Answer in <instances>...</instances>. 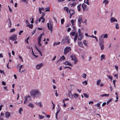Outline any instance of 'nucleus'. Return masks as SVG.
Here are the masks:
<instances>
[{"label":"nucleus","mask_w":120,"mask_h":120,"mask_svg":"<svg viewBox=\"0 0 120 120\" xmlns=\"http://www.w3.org/2000/svg\"><path fill=\"white\" fill-rule=\"evenodd\" d=\"M30 94L33 98H37L41 95V94L39 90L34 89L31 90L30 92Z\"/></svg>","instance_id":"1"},{"label":"nucleus","mask_w":120,"mask_h":120,"mask_svg":"<svg viewBox=\"0 0 120 120\" xmlns=\"http://www.w3.org/2000/svg\"><path fill=\"white\" fill-rule=\"evenodd\" d=\"M71 50V48L70 47L68 46L66 47L64 49V55H66Z\"/></svg>","instance_id":"2"},{"label":"nucleus","mask_w":120,"mask_h":120,"mask_svg":"<svg viewBox=\"0 0 120 120\" xmlns=\"http://www.w3.org/2000/svg\"><path fill=\"white\" fill-rule=\"evenodd\" d=\"M68 36H66L62 40V42L63 43H67L68 44L70 43L69 40Z\"/></svg>","instance_id":"3"},{"label":"nucleus","mask_w":120,"mask_h":120,"mask_svg":"<svg viewBox=\"0 0 120 120\" xmlns=\"http://www.w3.org/2000/svg\"><path fill=\"white\" fill-rule=\"evenodd\" d=\"M24 98L25 99L24 102V104H25L26 102L31 101V97L29 95H28L27 96H25Z\"/></svg>","instance_id":"4"},{"label":"nucleus","mask_w":120,"mask_h":120,"mask_svg":"<svg viewBox=\"0 0 120 120\" xmlns=\"http://www.w3.org/2000/svg\"><path fill=\"white\" fill-rule=\"evenodd\" d=\"M17 38V35L15 34H13L9 38L10 40L14 41L16 40Z\"/></svg>","instance_id":"5"},{"label":"nucleus","mask_w":120,"mask_h":120,"mask_svg":"<svg viewBox=\"0 0 120 120\" xmlns=\"http://www.w3.org/2000/svg\"><path fill=\"white\" fill-rule=\"evenodd\" d=\"M47 27L48 29L49 30L50 29L51 32V33L52 31V25L51 23V22H50V27L49 26L50 24L49 23H48L47 24Z\"/></svg>","instance_id":"6"},{"label":"nucleus","mask_w":120,"mask_h":120,"mask_svg":"<svg viewBox=\"0 0 120 120\" xmlns=\"http://www.w3.org/2000/svg\"><path fill=\"white\" fill-rule=\"evenodd\" d=\"M69 12L70 14V18H71L72 15H74L75 13V12L74 10H70Z\"/></svg>","instance_id":"7"},{"label":"nucleus","mask_w":120,"mask_h":120,"mask_svg":"<svg viewBox=\"0 0 120 120\" xmlns=\"http://www.w3.org/2000/svg\"><path fill=\"white\" fill-rule=\"evenodd\" d=\"M78 25L79 27H80L81 22H82V17H79L78 20Z\"/></svg>","instance_id":"8"},{"label":"nucleus","mask_w":120,"mask_h":120,"mask_svg":"<svg viewBox=\"0 0 120 120\" xmlns=\"http://www.w3.org/2000/svg\"><path fill=\"white\" fill-rule=\"evenodd\" d=\"M70 57L71 58V60L75 61V64L76 62H77V60L75 56L73 55H72Z\"/></svg>","instance_id":"9"},{"label":"nucleus","mask_w":120,"mask_h":120,"mask_svg":"<svg viewBox=\"0 0 120 120\" xmlns=\"http://www.w3.org/2000/svg\"><path fill=\"white\" fill-rule=\"evenodd\" d=\"M82 7L83 8V11L84 12L85 11L87 10V9L86 8V5L84 3L82 4Z\"/></svg>","instance_id":"10"},{"label":"nucleus","mask_w":120,"mask_h":120,"mask_svg":"<svg viewBox=\"0 0 120 120\" xmlns=\"http://www.w3.org/2000/svg\"><path fill=\"white\" fill-rule=\"evenodd\" d=\"M114 22H117V20L114 18L113 17H112L111 18L110 22L112 23Z\"/></svg>","instance_id":"11"},{"label":"nucleus","mask_w":120,"mask_h":120,"mask_svg":"<svg viewBox=\"0 0 120 120\" xmlns=\"http://www.w3.org/2000/svg\"><path fill=\"white\" fill-rule=\"evenodd\" d=\"M99 44H104V42L103 39L102 38H100L99 40Z\"/></svg>","instance_id":"12"},{"label":"nucleus","mask_w":120,"mask_h":120,"mask_svg":"<svg viewBox=\"0 0 120 120\" xmlns=\"http://www.w3.org/2000/svg\"><path fill=\"white\" fill-rule=\"evenodd\" d=\"M43 64L41 63L40 64L37 65L36 67V68L38 70L40 69V67H42L43 66Z\"/></svg>","instance_id":"13"},{"label":"nucleus","mask_w":120,"mask_h":120,"mask_svg":"<svg viewBox=\"0 0 120 120\" xmlns=\"http://www.w3.org/2000/svg\"><path fill=\"white\" fill-rule=\"evenodd\" d=\"M76 4L77 3L76 2H74L72 4H71L70 2L69 3V5H71V7H74L75 6Z\"/></svg>","instance_id":"14"},{"label":"nucleus","mask_w":120,"mask_h":120,"mask_svg":"<svg viewBox=\"0 0 120 120\" xmlns=\"http://www.w3.org/2000/svg\"><path fill=\"white\" fill-rule=\"evenodd\" d=\"M103 37L104 38H108V35L107 34H102L101 36V38Z\"/></svg>","instance_id":"15"},{"label":"nucleus","mask_w":120,"mask_h":120,"mask_svg":"<svg viewBox=\"0 0 120 120\" xmlns=\"http://www.w3.org/2000/svg\"><path fill=\"white\" fill-rule=\"evenodd\" d=\"M68 94L69 98H73V95L72 94L71 91H69L68 92Z\"/></svg>","instance_id":"16"},{"label":"nucleus","mask_w":120,"mask_h":120,"mask_svg":"<svg viewBox=\"0 0 120 120\" xmlns=\"http://www.w3.org/2000/svg\"><path fill=\"white\" fill-rule=\"evenodd\" d=\"M78 33L79 35V36H81V37H82V34H83V33L82 32H81V30H80V29H79L78 30Z\"/></svg>","instance_id":"17"},{"label":"nucleus","mask_w":120,"mask_h":120,"mask_svg":"<svg viewBox=\"0 0 120 120\" xmlns=\"http://www.w3.org/2000/svg\"><path fill=\"white\" fill-rule=\"evenodd\" d=\"M10 114L9 112H6L5 113V115L7 118H8V117L9 116H10Z\"/></svg>","instance_id":"18"},{"label":"nucleus","mask_w":120,"mask_h":120,"mask_svg":"<svg viewBox=\"0 0 120 120\" xmlns=\"http://www.w3.org/2000/svg\"><path fill=\"white\" fill-rule=\"evenodd\" d=\"M64 64L66 65H68L70 66H72V65L68 61H66L64 62Z\"/></svg>","instance_id":"19"},{"label":"nucleus","mask_w":120,"mask_h":120,"mask_svg":"<svg viewBox=\"0 0 120 120\" xmlns=\"http://www.w3.org/2000/svg\"><path fill=\"white\" fill-rule=\"evenodd\" d=\"M28 106L31 108H33L34 107V105L33 104L31 103H29Z\"/></svg>","instance_id":"20"},{"label":"nucleus","mask_w":120,"mask_h":120,"mask_svg":"<svg viewBox=\"0 0 120 120\" xmlns=\"http://www.w3.org/2000/svg\"><path fill=\"white\" fill-rule=\"evenodd\" d=\"M65 59V56H62L61 57L60 59V60H58L57 61V62H58L59 60H64Z\"/></svg>","instance_id":"21"},{"label":"nucleus","mask_w":120,"mask_h":120,"mask_svg":"<svg viewBox=\"0 0 120 120\" xmlns=\"http://www.w3.org/2000/svg\"><path fill=\"white\" fill-rule=\"evenodd\" d=\"M60 109H59V110H58L57 111L56 113V118L57 119H58L57 116H58V114L59 113V112H60Z\"/></svg>","instance_id":"22"},{"label":"nucleus","mask_w":120,"mask_h":120,"mask_svg":"<svg viewBox=\"0 0 120 120\" xmlns=\"http://www.w3.org/2000/svg\"><path fill=\"white\" fill-rule=\"evenodd\" d=\"M109 94H105L100 95V97H103L104 96L108 97L109 96Z\"/></svg>","instance_id":"23"},{"label":"nucleus","mask_w":120,"mask_h":120,"mask_svg":"<svg viewBox=\"0 0 120 120\" xmlns=\"http://www.w3.org/2000/svg\"><path fill=\"white\" fill-rule=\"evenodd\" d=\"M26 26H28L30 28L32 29L33 27V25L32 24L31 25H30V24H28L26 25Z\"/></svg>","instance_id":"24"},{"label":"nucleus","mask_w":120,"mask_h":120,"mask_svg":"<svg viewBox=\"0 0 120 120\" xmlns=\"http://www.w3.org/2000/svg\"><path fill=\"white\" fill-rule=\"evenodd\" d=\"M82 37H81V36H79H79H78V40L80 41H81V40L82 39H83V34H82Z\"/></svg>","instance_id":"25"},{"label":"nucleus","mask_w":120,"mask_h":120,"mask_svg":"<svg viewBox=\"0 0 120 120\" xmlns=\"http://www.w3.org/2000/svg\"><path fill=\"white\" fill-rule=\"evenodd\" d=\"M9 20V23H10V24H8V25H9V27H11V20H10V19L9 18L8 20H7V22Z\"/></svg>","instance_id":"26"},{"label":"nucleus","mask_w":120,"mask_h":120,"mask_svg":"<svg viewBox=\"0 0 120 120\" xmlns=\"http://www.w3.org/2000/svg\"><path fill=\"white\" fill-rule=\"evenodd\" d=\"M101 47V49L102 50L104 49V44L99 45Z\"/></svg>","instance_id":"27"},{"label":"nucleus","mask_w":120,"mask_h":120,"mask_svg":"<svg viewBox=\"0 0 120 120\" xmlns=\"http://www.w3.org/2000/svg\"><path fill=\"white\" fill-rule=\"evenodd\" d=\"M81 4H80L77 6V8L79 11H80V8L81 6Z\"/></svg>","instance_id":"28"},{"label":"nucleus","mask_w":120,"mask_h":120,"mask_svg":"<svg viewBox=\"0 0 120 120\" xmlns=\"http://www.w3.org/2000/svg\"><path fill=\"white\" fill-rule=\"evenodd\" d=\"M109 1L108 0H104L103 1V3H105V4L106 5L108 4Z\"/></svg>","instance_id":"29"},{"label":"nucleus","mask_w":120,"mask_h":120,"mask_svg":"<svg viewBox=\"0 0 120 120\" xmlns=\"http://www.w3.org/2000/svg\"><path fill=\"white\" fill-rule=\"evenodd\" d=\"M36 103L38 104L37 105H39L40 106V107H41L42 105L41 104V102H38L37 101H36Z\"/></svg>","instance_id":"30"},{"label":"nucleus","mask_w":120,"mask_h":120,"mask_svg":"<svg viewBox=\"0 0 120 120\" xmlns=\"http://www.w3.org/2000/svg\"><path fill=\"white\" fill-rule=\"evenodd\" d=\"M83 43L86 46H87V41L86 40H84L83 41Z\"/></svg>","instance_id":"31"},{"label":"nucleus","mask_w":120,"mask_h":120,"mask_svg":"<svg viewBox=\"0 0 120 120\" xmlns=\"http://www.w3.org/2000/svg\"><path fill=\"white\" fill-rule=\"evenodd\" d=\"M101 80L99 79L97 81V84L98 85H99L100 84V83L101 82Z\"/></svg>","instance_id":"32"},{"label":"nucleus","mask_w":120,"mask_h":120,"mask_svg":"<svg viewBox=\"0 0 120 120\" xmlns=\"http://www.w3.org/2000/svg\"><path fill=\"white\" fill-rule=\"evenodd\" d=\"M112 100V98H111L109 99V100L107 102V105H108L109 102H111Z\"/></svg>","instance_id":"33"},{"label":"nucleus","mask_w":120,"mask_h":120,"mask_svg":"<svg viewBox=\"0 0 120 120\" xmlns=\"http://www.w3.org/2000/svg\"><path fill=\"white\" fill-rule=\"evenodd\" d=\"M78 44L80 47H82L83 45V44L81 42H79L78 43Z\"/></svg>","instance_id":"34"},{"label":"nucleus","mask_w":120,"mask_h":120,"mask_svg":"<svg viewBox=\"0 0 120 120\" xmlns=\"http://www.w3.org/2000/svg\"><path fill=\"white\" fill-rule=\"evenodd\" d=\"M115 28L117 29H118L119 28L118 24L117 23H116L115 25Z\"/></svg>","instance_id":"35"},{"label":"nucleus","mask_w":120,"mask_h":120,"mask_svg":"<svg viewBox=\"0 0 120 120\" xmlns=\"http://www.w3.org/2000/svg\"><path fill=\"white\" fill-rule=\"evenodd\" d=\"M78 36H77L76 35H75L74 38V42H75L77 39V38Z\"/></svg>","instance_id":"36"},{"label":"nucleus","mask_w":120,"mask_h":120,"mask_svg":"<svg viewBox=\"0 0 120 120\" xmlns=\"http://www.w3.org/2000/svg\"><path fill=\"white\" fill-rule=\"evenodd\" d=\"M86 75L84 73L82 75V77L85 79L86 78Z\"/></svg>","instance_id":"37"},{"label":"nucleus","mask_w":120,"mask_h":120,"mask_svg":"<svg viewBox=\"0 0 120 120\" xmlns=\"http://www.w3.org/2000/svg\"><path fill=\"white\" fill-rule=\"evenodd\" d=\"M23 111V109L22 108H21L19 109V114H21V112Z\"/></svg>","instance_id":"38"},{"label":"nucleus","mask_w":120,"mask_h":120,"mask_svg":"<svg viewBox=\"0 0 120 120\" xmlns=\"http://www.w3.org/2000/svg\"><path fill=\"white\" fill-rule=\"evenodd\" d=\"M74 32H71L70 33V34L72 36H74L75 35V31L74 30Z\"/></svg>","instance_id":"39"},{"label":"nucleus","mask_w":120,"mask_h":120,"mask_svg":"<svg viewBox=\"0 0 120 120\" xmlns=\"http://www.w3.org/2000/svg\"><path fill=\"white\" fill-rule=\"evenodd\" d=\"M79 96V95L76 94H74V97L75 98L78 97Z\"/></svg>","instance_id":"40"},{"label":"nucleus","mask_w":120,"mask_h":120,"mask_svg":"<svg viewBox=\"0 0 120 120\" xmlns=\"http://www.w3.org/2000/svg\"><path fill=\"white\" fill-rule=\"evenodd\" d=\"M83 95L84 97L86 98H88L89 96L88 95L85 93H83Z\"/></svg>","instance_id":"41"},{"label":"nucleus","mask_w":120,"mask_h":120,"mask_svg":"<svg viewBox=\"0 0 120 120\" xmlns=\"http://www.w3.org/2000/svg\"><path fill=\"white\" fill-rule=\"evenodd\" d=\"M84 2L85 3L87 4L88 5H90V4L89 3L88 0H85Z\"/></svg>","instance_id":"42"},{"label":"nucleus","mask_w":120,"mask_h":120,"mask_svg":"<svg viewBox=\"0 0 120 120\" xmlns=\"http://www.w3.org/2000/svg\"><path fill=\"white\" fill-rule=\"evenodd\" d=\"M108 78L110 79L111 80H112V78L110 75H107Z\"/></svg>","instance_id":"43"},{"label":"nucleus","mask_w":120,"mask_h":120,"mask_svg":"<svg viewBox=\"0 0 120 120\" xmlns=\"http://www.w3.org/2000/svg\"><path fill=\"white\" fill-rule=\"evenodd\" d=\"M39 118L40 119H41L44 118V116H43L42 115H39Z\"/></svg>","instance_id":"44"},{"label":"nucleus","mask_w":120,"mask_h":120,"mask_svg":"<svg viewBox=\"0 0 120 120\" xmlns=\"http://www.w3.org/2000/svg\"><path fill=\"white\" fill-rule=\"evenodd\" d=\"M60 43V42H58L57 43H54V44L53 45H58Z\"/></svg>","instance_id":"45"},{"label":"nucleus","mask_w":120,"mask_h":120,"mask_svg":"<svg viewBox=\"0 0 120 120\" xmlns=\"http://www.w3.org/2000/svg\"><path fill=\"white\" fill-rule=\"evenodd\" d=\"M64 10L68 12V8L67 7H65L64 8Z\"/></svg>","instance_id":"46"},{"label":"nucleus","mask_w":120,"mask_h":120,"mask_svg":"<svg viewBox=\"0 0 120 120\" xmlns=\"http://www.w3.org/2000/svg\"><path fill=\"white\" fill-rule=\"evenodd\" d=\"M64 19H61V23L62 24H63L64 22Z\"/></svg>","instance_id":"47"},{"label":"nucleus","mask_w":120,"mask_h":120,"mask_svg":"<svg viewBox=\"0 0 120 120\" xmlns=\"http://www.w3.org/2000/svg\"><path fill=\"white\" fill-rule=\"evenodd\" d=\"M71 22L72 23V25H74V23H75V20H71Z\"/></svg>","instance_id":"48"},{"label":"nucleus","mask_w":120,"mask_h":120,"mask_svg":"<svg viewBox=\"0 0 120 120\" xmlns=\"http://www.w3.org/2000/svg\"><path fill=\"white\" fill-rule=\"evenodd\" d=\"M15 31V28L12 29L10 31V33H11L14 32Z\"/></svg>","instance_id":"49"},{"label":"nucleus","mask_w":120,"mask_h":120,"mask_svg":"<svg viewBox=\"0 0 120 120\" xmlns=\"http://www.w3.org/2000/svg\"><path fill=\"white\" fill-rule=\"evenodd\" d=\"M57 109L58 110H59V109L60 110L61 108L60 107V106L59 105H57Z\"/></svg>","instance_id":"50"},{"label":"nucleus","mask_w":120,"mask_h":120,"mask_svg":"<svg viewBox=\"0 0 120 120\" xmlns=\"http://www.w3.org/2000/svg\"><path fill=\"white\" fill-rule=\"evenodd\" d=\"M46 8L47 9L45 11V12L50 11V8L49 7L47 8Z\"/></svg>","instance_id":"51"},{"label":"nucleus","mask_w":120,"mask_h":120,"mask_svg":"<svg viewBox=\"0 0 120 120\" xmlns=\"http://www.w3.org/2000/svg\"><path fill=\"white\" fill-rule=\"evenodd\" d=\"M2 84L3 85H5L6 84V83L5 82H4V81H2Z\"/></svg>","instance_id":"52"},{"label":"nucleus","mask_w":120,"mask_h":120,"mask_svg":"<svg viewBox=\"0 0 120 120\" xmlns=\"http://www.w3.org/2000/svg\"><path fill=\"white\" fill-rule=\"evenodd\" d=\"M64 101H65V100H63V102L64 103V104L63 105V107H65L66 106V105Z\"/></svg>","instance_id":"53"},{"label":"nucleus","mask_w":120,"mask_h":120,"mask_svg":"<svg viewBox=\"0 0 120 120\" xmlns=\"http://www.w3.org/2000/svg\"><path fill=\"white\" fill-rule=\"evenodd\" d=\"M105 55L102 54L101 55V57L103 59H104L105 58Z\"/></svg>","instance_id":"54"},{"label":"nucleus","mask_w":120,"mask_h":120,"mask_svg":"<svg viewBox=\"0 0 120 120\" xmlns=\"http://www.w3.org/2000/svg\"><path fill=\"white\" fill-rule=\"evenodd\" d=\"M18 56H19V59H21V60H22V62H23V59H22V57H21V56H19V55H18Z\"/></svg>","instance_id":"55"},{"label":"nucleus","mask_w":120,"mask_h":120,"mask_svg":"<svg viewBox=\"0 0 120 120\" xmlns=\"http://www.w3.org/2000/svg\"><path fill=\"white\" fill-rule=\"evenodd\" d=\"M22 1H23L24 2H25L26 3H27L28 2V1L27 0H22Z\"/></svg>","instance_id":"56"},{"label":"nucleus","mask_w":120,"mask_h":120,"mask_svg":"<svg viewBox=\"0 0 120 120\" xmlns=\"http://www.w3.org/2000/svg\"><path fill=\"white\" fill-rule=\"evenodd\" d=\"M110 89L111 92L113 90L112 87V86H110Z\"/></svg>","instance_id":"57"},{"label":"nucleus","mask_w":120,"mask_h":120,"mask_svg":"<svg viewBox=\"0 0 120 120\" xmlns=\"http://www.w3.org/2000/svg\"><path fill=\"white\" fill-rule=\"evenodd\" d=\"M55 91L56 92V93L55 94L56 97H58V94L57 93V90H55Z\"/></svg>","instance_id":"58"},{"label":"nucleus","mask_w":120,"mask_h":120,"mask_svg":"<svg viewBox=\"0 0 120 120\" xmlns=\"http://www.w3.org/2000/svg\"><path fill=\"white\" fill-rule=\"evenodd\" d=\"M67 68H69L70 69H71V68L68 66H66L64 68L65 69H66Z\"/></svg>","instance_id":"59"},{"label":"nucleus","mask_w":120,"mask_h":120,"mask_svg":"<svg viewBox=\"0 0 120 120\" xmlns=\"http://www.w3.org/2000/svg\"><path fill=\"white\" fill-rule=\"evenodd\" d=\"M84 83H85V84H86V85L87 84V82L86 81H84L83 82H82V83L83 84Z\"/></svg>","instance_id":"60"},{"label":"nucleus","mask_w":120,"mask_h":120,"mask_svg":"<svg viewBox=\"0 0 120 120\" xmlns=\"http://www.w3.org/2000/svg\"><path fill=\"white\" fill-rule=\"evenodd\" d=\"M23 32V30H20L19 31V35H20Z\"/></svg>","instance_id":"61"},{"label":"nucleus","mask_w":120,"mask_h":120,"mask_svg":"<svg viewBox=\"0 0 120 120\" xmlns=\"http://www.w3.org/2000/svg\"><path fill=\"white\" fill-rule=\"evenodd\" d=\"M97 105L98 107H99L100 106V103H98L96 105Z\"/></svg>","instance_id":"62"},{"label":"nucleus","mask_w":120,"mask_h":120,"mask_svg":"<svg viewBox=\"0 0 120 120\" xmlns=\"http://www.w3.org/2000/svg\"><path fill=\"white\" fill-rule=\"evenodd\" d=\"M94 103V102L93 101H90L89 102V104H92Z\"/></svg>","instance_id":"63"},{"label":"nucleus","mask_w":120,"mask_h":120,"mask_svg":"<svg viewBox=\"0 0 120 120\" xmlns=\"http://www.w3.org/2000/svg\"><path fill=\"white\" fill-rule=\"evenodd\" d=\"M85 36H86L89 37H90V36H89L88 35V34H87V33H85Z\"/></svg>","instance_id":"64"}]
</instances>
